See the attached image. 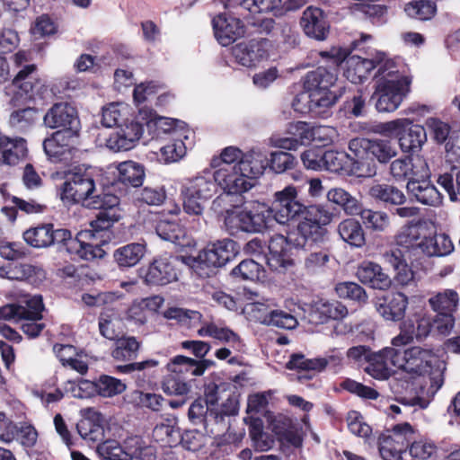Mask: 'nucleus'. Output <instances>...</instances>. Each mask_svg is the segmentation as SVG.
Wrapping results in <instances>:
<instances>
[{"label":"nucleus","mask_w":460,"mask_h":460,"mask_svg":"<svg viewBox=\"0 0 460 460\" xmlns=\"http://www.w3.org/2000/svg\"><path fill=\"white\" fill-rule=\"evenodd\" d=\"M336 81V72L323 66L307 73L304 80V91L294 98L292 108L302 114L312 112L322 117L328 116V110L340 96L331 90Z\"/></svg>","instance_id":"f257e3e1"},{"label":"nucleus","mask_w":460,"mask_h":460,"mask_svg":"<svg viewBox=\"0 0 460 460\" xmlns=\"http://www.w3.org/2000/svg\"><path fill=\"white\" fill-rule=\"evenodd\" d=\"M411 77L400 59L386 61L380 67V77L376 80L372 99L378 112H394L410 93Z\"/></svg>","instance_id":"f03ea898"},{"label":"nucleus","mask_w":460,"mask_h":460,"mask_svg":"<svg viewBox=\"0 0 460 460\" xmlns=\"http://www.w3.org/2000/svg\"><path fill=\"white\" fill-rule=\"evenodd\" d=\"M35 70V65H25L13 80L14 94L11 99V104L13 107L24 106L10 115V124L19 129L26 128L36 119L35 110L25 106L29 101L35 99L41 86L40 81L32 75Z\"/></svg>","instance_id":"7ed1b4c3"},{"label":"nucleus","mask_w":460,"mask_h":460,"mask_svg":"<svg viewBox=\"0 0 460 460\" xmlns=\"http://www.w3.org/2000/svg\"><path fill=\"white\" fill-rule=\"evenodd\" d=\"M395 244L406 249L411 255L421 254L428 257L447 256L454 251V244L446 234L421 237L420 228L416 225H407L395 236Z\"/></svg>","instance_id":"20e7f679"},{"label":"nucleus","mask_w":460,"mask_h":460,"mask_svg":"<svg viewBox=\"0 0 460 460\" xmlns=\"http://www.w3.org/2000/svg\"><path fill=\"white\" fill-rule=\"evenodd\" d=\"M320 56L330 58L335 66L345 63L344 76L352 84L364 82L369 73L377 68L376 79L380 77V67L386 61H395L397 58H388L384 52H376L372 58H362L359 56H349L348 49L340 47H332L328 51H321Z\"/></svg>","instance_id":"39448f33"},{"label":"nucleus","mask_w":460,"mask_h":460,"mask_svg":"<svg viewBox=\"0 0 460 460\" xmlns=\"http://www.w3.org/2000/svg\"><path fill=\"white\" fill-rule=\"evenodd\" d=\"M215 171L204 170L193 178L186 180L181 187L183 209L189 215L198 217V228L200 227L199 217L203 213L202 203L210 199L217 190Z\"/></svg>","instance_id":"423d86ee"},{"label":"nucleus","mask_w":460,"mask_h":460,"mask_svg":"<svg viewBox=\"0 0 460 460\" xmlns=\"http://www.w3.org/2000/svg\"><path fill=\"white\" fill-rule=\"evenodd\" d=\"M235 254V243L224 239L208 244L197 256L188 257L183 261L200 278H208L215 273L216 269L226 265Z\"/></svg>","instance_id":"0eeeda50"},{"label":"nucleus","mask_w":460,"mask_h":460,"mask_svg":"<svg viewBox=\"0 0 460 460\" xmlns=\"http://www.w3.org/2000/svg\"><path fill=\"white\" fill-rule=\"evenodd\" d=\"M437 361L435 353L430 349L413 346L406 349L394 348L395 367L402 369L401 376L409 375V378L429 379L434 363Z\"/></svg>","instance_id":"6e6552de"},{"label":"nucleus","mask_w":460,"mask_h":460,"mask_svg":"<svg viewBox=\"0 0 460 460\" xmlns=\"http://www.w3.org/2000/svg\"><path fill=\"white\" fill-rule=\"evenodd\" d=\"M268 214L265 204L257 203L251 209L234 207L226 211L225 227L231 235L241 232L260 233L268 228L266 220Z\"/></svg>","instance_id":"1a4fd4ad"},{"label":"nucleus","mask_w":460,"mask_h":460,"mask_svg":"<svg viewBox=\"0 0 460 460\" xmlns=\"http://www.w3.org/2000/svg\"><path fill=\"white\" fill-rule=\"evenodd\" d=\"M267 165L255 163V165L246 167H230L215 170L216 182L226 194H242L251 190L254 185V179L261 175Z\"/></svg>","instance_id":"9d476101"},{"label":"nucleus","mask_w":460,"mask_h":460,"mask_svg":"<svg viewBox=\"0 0 460 460\" xmlns=\"http://www.w3.org/2000/svg\"><path fill=\"white\" fill-rule=\"evenodd\" d=\"M95 192V182L92 174L80 167L66 172L64 182L58 188L59 198L65 205L81 203L86 207Z\"/></svg>","instance_id":"9b49d317"},{"label":"nucleus","mask_w":460,"mask_h":460,"mask_svg":"<svg viewBox=\"0 0 460 460\" xmlns=\"http://www.w3.org/2000/svg\"><path fill=\"white\" fill-rule=\"evenodd\" d=\"M297 196L298 190L293 185L274 193L271 207L266 206L268 228L273 222L285 225L305 212L307 208L297 199Z\"/></svg>","instance_id":"f8f14e48"},{"label":"nucleus","mask_w":460,"mask_h":460,"mask_svg":"<svg viewBox=\"0 0 460 460\" xmlns=\"http://www.w3.org/2000/svg\"><path fill=\"white\" fill-rule=\"evenodd\" d=\"M332 220V213L320 205L307 207L303 220L298 224L296 245L304 247L307 243L322 242L327 234L326 226Z\"/></svg>","instance_id":"ddd939ff"},{"label":"nucleus","mask_w":460,"mask_h":460,"mask_svg":"<svg viewBox=\"0 0 460 460\" xmlns=\"http://www.w3.org/2000/svg\"><path fill=\"white\" fill-rule=\"evenodd\" d=\"M419 437L407 422L395 425L391 434L379 438V453L383 460H401L403 453Z\"/></svg>","instance_id":"4468645a"},{"label":"nucleus","mask_w":460,"mask_h":460,"mask_svg":"<svg viewBox=\"0 0 460 460\" xmlns=\"http://www.w3.org/2000/svg\"><path fill=\"white\" fill-rule=\"evenodd\" d=\"M349 149L358 160L367 154L371 155L381 164H387L398 155L395 144L387 138H354L349 141ZM357 164L363 163L357 161Z\"/></svg>","instance_id":"2eb2a0df"},{"label":"nucleus","mask_w":460,"mask_h":460,"mask_svg":"<svg viewBox=\"0 0 460 460\" xmlns=\"http://www.w3.org/2000/svg\"><path fill=\"white\" fill-rule=\"evenodd\" d=\"M390 174L396 181H411L417 178H429L430 168L427 159L420 155H407L390 164Z\"/></svg>","instance_id":"dca6fc26"},{"label":"nucleus","mask_w":460,"mask_h":460,"mask_svg":"<svg viewBox=\"0 0 460 460\" xmlns=\"http://www.w3.org/2000/svg\"><path fill=\"white\" fill-rule=\"evenodd\" d=\"M432 332V317L424 312H419L409 316L400 324V332L393 338L392 345L400 347L412 342L414 340L422 341Z\"/></svg>","instance_id":"f3484780"},{"label":"nucleus","mask_w":460,"mask_h":460,"mask_svg":"<svg viewBox=\"0 0 460 460\" xmlns=\"http://www.w3.org/2000/svg\"><path fill=\"white\" fill-rule=\"evenodd\" d=\"M119 198L111 193L96 194L93 193L86 203V207L91 209L102 210L97 218L91 223L92 228L95 231L108 229L111 226L112 223L118 221L120 217L119 214H116L115 208L119 205Z\"/></svg>","instance_id":"a211bd4d"},{"label":"nucleus","mask_w":460,"mask_h":460,"mask_svg":"<svg viewBox=\"0 0 460 460\" xmlns=\"http://www.w3.org/2000/svg\"><path fill=\"white\" fill-rule=\"evenodd\" d=\"M298 247L282 234L271 236L264 259L272 270L281 271L294 264V250Z\"/></svg>","instance_id":"6ab92c4d"},{"label":"nucleus","mask_w":460,"mask_h":460,"mask_svg":"<svg viewBox=\"0 0 460 460\" xmlns=\"http://www.w3.org/2000/svg\"><path fill=\"white\" fill-rule=\"evenodd\" d=\"M178 257L162 256L155 259L140 276L147 285H167L178 279L176 262Z\"/></svg>","instance_id":"aec40b11"},{"label":"nucleus","mask_w":460,"mask_h":460,"mask_svg":"<svg viewBox=\"0 0 460 460\" xmlns=\"http://www.w3.org/2000/svg\"><path fill=\"white\" fill-rule=\"evenodd\" d=\"M144 132V128L137 115L130 122H124L118 129L111 134L106 141L109 149L114 152L128 151L135 147Z\"/></svg>","instance_id":"412c9836"},{"label":"nucleus","mask_w":460,"mask_h":460,"mask_svg":"<svg viewBox=\"0 0 460 460\" xmlns=\"http://www.w3.org/2000/svg\"><path fill=\"white\" fill-rule=\"evenodd\" d=\"M384 259L395 271L394 281L397 285L408 287L415 284L414 272L407 261H417L419 259L417 255H411L406 252L405 248L396 245V248L384 254Z\"/></svg>","instance_id":"4be33fe9"},{"label":"nucleus","mask_w":460,"mask_h":460,"mask_svg":"<svg viewBox=\"0 0 460 460\" xmlns=\"http://www.w3.org/2000/svg\"><path fill=\"white\" fill-rule=\"evenodd\" d=\"M255 163L268 164L267 157L261 150L252 149L243 154L237 147L228 146L222 150L219 158L213 159L211 164L218 168H225L226 165L237 168L255 165Z\"/></svg>","instance_id":"5701e85b"},{"label":"nucleus","mask_w":460,"mask_h":460,"mask_svg":"<svg viewBox=\"0 0 460 460\" xmlns=\"http://www.w3.org/2000/svg\"><path fill=\"white\" fill-rule=\"evenodd\" d=\"M268 41L266 40H252L243 41L232 49L234 61L242 66L252 68L259 65L268 57Z\"/></svg>","instance_id":"b1692460"},{"label":"nucleus","mask_w":460,"mask_h":460,"mask_svg":"<svg viewBox=\"0 0 460 460\" xmlns=\"http://www.w3.org/2000/svg\"><path fill=\"white\" fill-rule=\"evenodd\" d=\"M137 119H140L143 126L146 125L149 133L155 137H159L164 133H176L178 129L184 130L185 128L183 121L159 116L152 109L146 106L138 110Z\"/></svg>","instance_id":"393cba45"},{"label":"nucleus","mask_w":460,"mask_h":460,"mask_svg":"<svg viewBox=\"0 0 460 460\" xmlns=\"http://www.w3.org/2000/svg\"><path fill=\"white\" fill-rule=\"evenodd\" d=\"M408 304L407 296L401 292L389 293L375 300L376 312L384 320L391 322L403 319Z\"/></svg>","instance_id":"a878e982"},{"label":"nucleus","mask_w":460,"mask_h":460,"mask_svg":"<svg viewBox=\"0 0 460 460\" xmlns=\"http://www.w3.org/2000/svg\"><path fill=\"white\" fill-rule=\"evenodd\" d=\"M214 34L222 46H228L244 34L242 21L226 13H220L212 20Z\"/></svg>","instance_id":"bb28decb"},{"label":"nucleus","mask_w":460,"mask_h":460,"mask_svg":"<svg viewBox=\"0 0 460 460\" xmlns=\"http://www.w3.org/2000/svg\"><path fill=\"white\" fill-rule=\"evenodd\" d=\"M24 303L28 308L20 321L21 328L29 338H36L45 328V324L39 322L42 318L41 312L44 309L42 298L40 296L24 295Z\"/></svg>","instance_id":"cd10ccee"},{"label":"nucleus","mask_w":460,"mask_h":460,"mask_svg":"<svg viewBox=\"0 0 460 460\" xmlns=\"http://www.w3.org/2000/svg\"><path fill=\"white\" fill-rule=\"evenodd\" d=\"M44 123L51 128H79L80 121L75 108L67 103L60 102L53 105L44 116Z\"/></svg>","instance_id":"c85d7f7f"},{"label":"nucleus","mask_w":460,"mask_h":460,"mask_svg":"<svg viewBox=\"0 0 460 460\" xmlns=\"http://www.w3.org/2000/svg\"><path fill=\"white\" fill-rule=\"evenodd\" d=\"M301 25L305 33L317 40H324L330 31V24L320 8L307 7L302 15Z\"/></svg>","instance_id":"c756f323"},{"label":"nucleus","mask_w":460,"mask_h":460,"mask_svg":"<svg viewBox=\"0 0 460 460\" xmlns=\"http://www.w3.org/2000/svg\"><path fill=\"white\" fill-rule=\"evenodd\" d=\"M94 232L96 231L93 228L79 232L75 240L69 243V253L85 261L103 258L105 251L102 247L100 244L89 243L95 237Z\"/></svg>","instance_id":"7c9ffc66"},{"label":"nucleus","mask_w":460,"mask_h":460,"mask_svg":"<svg viewBox=\"0 0 460 460\" xmlns=\"http://www.w3.org/2000/svg\"><path fill=\"white\" fill-rule=\"evenodd\" d=\"M447 156L453 163L451 171L440 174L437 182L447 192L450 200L456 201L460 195V147L448 150Z\"/></svg>","instance_id":"2f4dec72"},{"label":"nucleus","mask_w":460,"mask_h":460,"mask_svg":"<svg viewBox=\"0 0 460 460\" xmlns=\"http://www.w3.org/2000/svg\"><path fill=\"white\" fill-rule=\"evenodd\" d=\"M427 141V131L423 126L414 124L410 119V124L399 131L397 137L400 150L404 154L412 155L420 151Z\"/></svg>","instance_id":"473e14b6"},{"label":"nucleus","mask_w":460,"mask_h":460,"mask_svg":"<svg viewBox=\"0 0 460 460\" xmlns=\"http://www.w3.org/2000/svg\"><path fill=\"white\" fill-rule=\"evenodd\" d=\"M406 189L409 195L423 205L438 207L442 204V194L428 178H417L415 181H408Z\"/></svg>","instance_id":"72a5a7b5"},{"label":"nucleus","mask_w":460,"mask_h":460,"mask_svg":"<svg viewBox=\"0 0 460 460\" xmlns=\"http://www.w3.org/2000/svg\"><path fill=\"white\" fill-rule=\"evenodd\" d=\"M155 231L161 239L173 243L177 246L182 248L195 246L193 238L178 224L164 218V215L159 216Z\"/></svg>","instance_id":"f704fd0d"},{"label":"nucleus","mask_w":460,"mask_h":460,"mask_svg":"<svg viewBox=\"0 0 460 460\" xmlns=\"http://www.w3.org/2000/svg\"><path fill=\"white\" fill-rule=\"evenodd\" d=\"M27 153L25 139L0 137V164L9 166L16 165L26 158Z\"/></svg>","instance_id":"c9c22d12"},{"label":"nucleus","mask_w":460,"mask_h":460,"mask_svg":"<svg viewBox=\"0 0 460 460\" xmlns=\"http://www.w3.org/2000/svg\"><path fill=\"white\" fill-rule=\"evenodd\" d=\"M356 275L360 282L373 288L385 290L390 288L392 280L381 266L372 261L361 262Z\"/></svg>","instance_id":"e433bc0d"},{"label":"nucleus","mask_w":460,"mask_h":460,"mask_svg":"<svg viewBox=\"0 0 460 460\" xmlns=\"http://www.w3.org/2000/svg\"><path fill=\"white\" fill-rule=\"evenodd\" d=\"M369 364L366 368L367 374L377 380L388 379L391 376V366L395 367L394 348L386 347L375 353L368 359Z\"/></svg>","instance_id":"4c0bfd02"},{"label":"nucleus","mask_w":460,"mask_h":460,"mask_svg":"<svg viewBox=\"0 0 460 460\" xmlns=\"http://www.w3.org/2000/svg\"><path fill=\"white\" fill-rule=\"evenodd\" d=\"M217 401L214 394H207L206 398H198L189 409V418L194 424L205 425L207 428L208 422L214 420L218 422V414L216 413L215 403Z\"/></svg>","instance_id":"58836bf2"},{"label":"nucleus","mask_w":460,"mask_h":460,"mask_svg":"<svg viewBox=\"0 0 460 460\" xmlns=\"http://www.w3.org/2000/svg\"><path fill=\"white\" fill-rule=\"evenodd\" d=\"M146 252L145 242L130 243L117 248L113 259L119 268H132L144 258Z\"/></svg>","instance_id":"ea45409f"},{"label":"nucleus","mask_w":460,"mask_h":460,"mask_svg":"<svg viewBox=\"0 0 460 460\" xmlns=\"http://www.w3.org/2000/svg\"><path fill=\"white\" fill-rule=\"evenodd\" d=\"M243 421L249 427V436L257 451L265 452L273 447L274 438L270 434L263 431V423L260 418L246 416L243 418Z\"/></svg>","instance_id":"a19ab883"},{"label":"nucleus","mask_w":460,"mask_h":460,"mask_svg":"<svg viewBox=\"0 0 460 460\" xmlns=\"http://www.w3.org/2000/svg\"><path fill=\"white\" fill-rule=\"evenodd\" d=\"M131 107L124 102H111L102 109V123L106 128L119 127L124 122H130L132 119Z\"/></svg>","instance_id":"79ce46f5"},{"label":"nucleus","mask_w":460,"mask_h":460,"mask_svg":"<svg viewBox=\"0 0 460 460\" xmlns=\"http://www.w3.org/2000/svg\"><path fill=\"white\" fill-rule=\"evenodd\" d=\"M198 335L200 337H211L230 343L236 349H240L242 347L241 339L235 332L214 322L204 323L198 330Z\"/></svg>","instance_id":"37998d69"},{"label":"nucleus","mask_w":460,"mask_h":460,"mask_svg":"<svg viewBox=\"0 0 460 460\" xmlns=\"http://www.w3.org/2000/svg\"><path fill=\"white\" fill-rule=\"evenodd\" d=\"M118 180L132 187L141 186L145 176V167L143 164L134 161H125L117 165Z\"/></svg>","instance_id":"c03bdc74"},{"label":"nucleus","mask_w":460,"mask_h":460,"mask_svg":"<svg viewBox=\"0 0 460 460\" xmlns=\"http://www.w3.org/2000/svg\"><path fill=\"white\" fill-rule=\"evenodd\" d=\"M338 233L341 238L351 246L362 247L366 243L361 225L353 218L341 221L338 226Z\"/></svg>","instance_id":"a18cd8bd"},{"label":"nucleus","mask_w":460,"mask_h":460,"mask_svg":"<svg viewBox=\"0 0 460 460\" xmlns=\"http://www.w3.org/2000/svg\"><path fill=\"white\" fill-rule=\"evenodd\" d=\"M114 348L111 351L113 358L120 361H129L137 358L140 342L133 336L122 335L113 340Z\"/></svg>","instance_id":"49530a36"},{"label":"nucleus","mask_w":460,"mask_h":460,"mask_svg":"<svg viewBox=\"0 0 460 460\" xmlns=\"http://www.w3.org/2000/svg\"><path fill=\"white\" fill-rule=\"evenodd\" d=\"M368 194L375 199L391 205H402L406 200V197L401 190L389 184H374L369 187Z\"/></svg>","instance_id":"de8ad7c7"},{"label":"nucleus","mask_w":460,"mask_h":460,"mask_svg":"<svg viewBox=\"0 0 460 460\" xmlns=\"http://www.w3.org/2000/svg\"><path fill=\"white\" fill-rule=\"evenodd\" d=\"M123 448L126 460L137 458L139 460H155L154 448L138 436H132L125 439Z\"/></svg>","instance_id":"09e8293b"},{"label":"nucleus","mask_w":460,"mask_h":460,"mask_svg":"<svg viewBox=\"0 0 460 460\" xmlns=\"http://www.w3.org/2000/svg\"><path fill=\"white\" fill-rule=\"evenodd\" d=\"M458 302V294L453 289H445L429 298L430 307L438 313L453 314L457 308Z\"/></svg>","instance_id":"8fccbe9b"},{"label":"nucleus","mask_w":460,"mask_h":460,"mask_svg":"<svg viewBox=\"0 0 460 460\" xmlns=\"http://www.w3.org/2000/svg\"><path fill=\"white\" fill-rule=\"evenodd\" d=\"M167 370L169 374L179 376L183 378H190L198 376V367L196 359L178 355L172 358L167 364Z\"/></svg>","instance_id":"3c124183"},{"label":"nucleus","mask_w":460,"mask_h":460,"mask_svg":"<svg viewBox=\"0 0 460 460\" xmlns=\"http://www.w3.org/2000/svg\"><path fill=\"white\" fill-rule=\"evenodd\" d=\"M153 438L164 446L172 447L180 442L181 434L175 422L167 420L154 428Z\"/></svg>","instance_id":"603ef678"},{"label":"nucleus","mask_w":460,"mask_h":460,"mask_svg":"<svg viewBox=\"0 0 460 460\" xmlns=\"http://www.w3.org/2000/svg\"><path fill=\"white\" fill-rule=\"evenodd\" d=\"M364 226L375 232H384L390 225V218L387 213L384 211H375L369 208H361L358 214Z\"/></svg>","instance_id":"864d4df0"},{"label":"nucleus","mask_w":460,"mask_h":460,"mask_svg":"<svg viewBox=\"0 0 460 460\" xmlns=\"http://www.w3.org/2000/svg\"><path fill=\"white\" fill-rule=\"evenodd\" d=\"M273 305V303L269 300L247 303L243 308V314L250 322L268 325Z\"/></svg>","instance_id":"5fc2aeb1"},{"label":"nucleus","mask_w":460,"mask_h":460,"mask_svg":"<svg viewBox=\"0 0 460 460\" xmlns=\"http://www.w3.org/2000/svg\"><path fill=\"white\" fill-rule=\"evenodd\" d=\"M181 137L188 139V136L183 131L172 142L168 143L166 146L160 149V160L165 164L174 163L181 159L187 151L186 144L183 142Z\"/></svg>","instance_id":"6e6d98bb"},{"label":"nucleus","mask_w":460,"mask_h":460,"mask_svg":"<svg viewBox=\"0 0 460 460\" xmlns=\"http://www.w3.org/2000/svg\"><path fill=\"white\" fill-rule=\"evenodd\" d=\"M51 224L30 228L23 233L24 241L32 247L44 248L52 244Z\"/></svg>","instance_id":"4d7b16f0"},{"label":"nucleus","mask_w":460,"mask_h":460,"mask_svg":"<svg viewBox=\"0 0 460 460\" xmlns=\"http://www.w3.org/2000/svg\"><path fill=\"white\" fill-rule=\"evenodd\" d=\"M315 313L320 314L319 321L339 320L347 316L348 309L339 301L321 300L315 304Z\"/></svg>","instance_id":"13d9d810"},{"label":"nucleus","mask_w":460,"mask_h":460,"mask_svg":"<svg viewBox=\"0 0 460 460\" xmlns=\"http://www.w3.org/2000/svg\"><path fill=\"white\" fill-rule=\"evenodd\" d=\"M329 201L341 206L347 214L356 215L359 211V203L349 192L341 188H333L327 192Z\"/></svg>","instance_id":"bf43d9fd"},{"label":"nucleus","mask_w":460,"mask_h":460,"mask_svg":"<svg viewBox=\"0 0 460 460\" xmlns=\"http://www.w3.org/2000/svg\"><path fill=\"white\" fill-rule=\"evenodd\" d=\"M325 361L323 359L307 358L304 354L295 353L290 356L287 362V368L296 369L298 371H315L321 372L324 370Z\"/></svg>","instance_id":"052dcab7"},{"label":"nucleus","mask_w":460,"mask_h":460,"mask_svg":"<svg viewBox=\"0 0 460 460\" xmlns=\"http://www.w3.org/2000/svg\"><path fill=\"white\" fill-rule=\"evenodd\" d=\"M404 11L411 18L426 21L435 15L437 7L432 1L419 0L408 3L404 7Z\"/></svg>","instance_id":"680f3d73"},{"label":"nucleus","mask_w":460,"mask_h":460,"mask_svg":"<svg viewBox=\"0 0 460 460\" xmlns=\"http://www.w3.org/2000/svg\"><path fill=\"white\" fill-rule=\"evenodd\" d=\"M95 383L96 394L102 397H113L126 390L122 381L111 376H102Z\"/></svg>","instance_id":"e2e57ef3"},{"label":"nucleus","mask_w":460,"mask_h":460,"mask_svg":"<svg viewBox=\"0 0 460 460\" xmlns=\"http://www.w3.org/2000/svg\"><path fill=\"white\" fill-rule=\"evenodd\" d=\"M336 294L341 298H347L365 303L367 296L365 289L355 282H341L335 287Z\"/></svg>","instance_id":"0e129e2a"},{"label":"nucleus","mask_w":460,"mask_h":460,"mask_svg":"<svg viewBox=\"0 0 460 460\" xmlns=\"http://www.w3.org/2000/svg\"><path fill=\"white\" fill-rule=\"evenodd\" d=\"M190 389V382L176 375L169 374L163 382V390L168 394L185 395Z\"/></svg>","instance_id":"69168bd1"},{"label":"nucleus","mask_w":460,"mask_h":460,"mask_svg":"<svg viewBox=\"0 0 460 460\" xmlns=\"http://www.w3.org/2000/svg\"><path fill=\"white\" fill-rule=\"evenodd\" d=\"M346 420L348 429L352 434L363 438H367L371 435V427L364 420L363 416L358 411H350Z\"/></svg>","instance_id":"338daca9"},{"label":"nucleus","mask_w":460,"mask_h":460,"mask_svg":"<svg viewBox=\"0 0 460 460\" xmlns=\"http://www.w3.org/2000/svg\"><path fill=\"white\" fill-rule=\"evenodd\" d=\"M97 451L106 460H126L123 445L115 439H107L99 444Z\"/></svg>","instance_id":"774afa93"}]
</instances>
